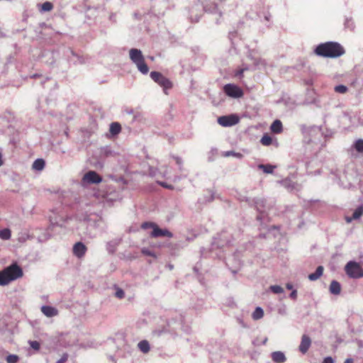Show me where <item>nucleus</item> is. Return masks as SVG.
<instances>
[{
  "instance_id": "1",
  "label": "nucleus",
  "mask_w": 363,
  "mask_h": 363,
  "mask_svg": "<svg viewBox=\"0 0 363 363\" xmlns=\"http://www.w3.org/2000/svg\"><path fill=\"white\" fill-rule=\"evenodd\" d=\"M315 53L318 56L335 58L345 53L343 47L335 42H327L318 45L315 49Z\"/></svg>"
},
{
  "instance_id": "2",
  "label": "nucleus",
  "mask_w": 363,
  "mask_h": 363,
  "mask_svg": "<svg viewBox=\"0 0 363 363\" xmlns=\"http://www.w3.org/2000/svg\"><path fill=\"white\" fill-rule=\"evenodd\" d=\"M23 275L22 268L16 262H13L0 271V286L8 285L10 282L22 277Z\"/></svg>"
},
{
  "instance_id": "3",
  "label": "nucleus",
  "mask_w": 363,
  "mask_h": 363,
  "mask_svg": "<svg viewBox=\"0 0 363 363\" xmlns=\"http://www.w3.org/2000/svg\"><path fill=\"white\" fill-rule=\"evenodd\" d=\"M129 57L134 63L138 69L143 74H147L149 72V67L145 62V58L140 50L131 48L129 50Z\"/></svg>"
},
{
  "instance_id": "4",
  "label": "nucleus",
  "mask_w": 363,
  "mask_h": 363,
  "mask_svg": "<svg viewBox=\"0 0 363 363\" xmlns=\"http://www.w3.org/2000/svg\"><path fill=\"white\" fill-rule=\"evenodd\" d=\"M83 221L89 227L100 231H105L107 228V223L102 216L99 214L85 215Z\"/></svg>"
},
{
  "instance_id": "5",
  "label": "nucleus",
  "mask_w": 363,
  "mask_h": 363,
  "mask_svg": "<svg viewBox=\"0 0 363 363\" xmlns=\"http://www.w3.org/2000/svg\"><path fill=\"white\" fill-rule=\"evenodd\" d=\"M346 274L352 279H359L363 277V268L359 263L355 261H349L345 266Z\"/></svg>"
},
{
  "instance_id": "6",
  "label": "nucleus",
  "mask_w": 363,
  "mask_h": 363,
  "mask_svg": "<svg viewBox=\"0 0 363 363\" xmlns=\"http://www.w3.org/2000/svg\"><path fill=\"white\" fill-rule=\"evenodd\" d=\"M150 77L155 82L162 87L165 94H167V90L172 87V82L160 72L155 71L151 72Z\"/></svg>"
},
{
  "instance_id": "7",
  "label": "nucleus",
  "mask_w": 363,
  "mask_h": 363,
  "mask_svg": "<svg viewBox=\"0 0 363 363\" xmlns=\"http://www.w3.org/2000/svg\"><path fill=\"white\" fill-rule=\"evenodd\" d=\"M230 235V233L226 230L221 232L218 237L214 238L211 250H213L216 248H222L231 245L232 240L229 239Z\"/></svg>"
},
{
  "instance_id": "8",
  "label": "nucleus",
  "mask_w": 363,
  "mask_h": 363,
  "mask_svg": "<svg viewBox=\"0 0 363 363\" xmlns=\"http://www.w3.org/2000/svg\"><path fill=\"white\" fill-rule=\"evenodd\" d=\"M102 177L95 171L87 172L82 177V182L84 184H99Z\"/></svg>"
},
{
  "instance_id": "9",
  "label": "nucleus",
  "mask_w": 363,
  "mask_h": 363,
  "mask_svg": "<svg viewBox=\"0 0 363 363\" xmlns=\"http://www.w3.org/2000/svg\"><path fill=\"white\" fill-rule=\"evenodd\" d=\"M238 122L239 118L234 114L220 116L218 118V123L223 127H230L237 124Z\"/></svg>"
},
{
  "instance_id": "10",
  "label": "nucleus",
  "mask_w": 363,
  "mask_h": 363,
  "mask_svg": "<svg viewBox=\"0 0 363 363\" xmlns=\"http://www.w3.org/2000/svg\"><path fill=\"white\" fill-rule=\"evenodd\" d=\"M223 90L226 95L230 97L239 98L242 96V90L235 84H228L224 86Z\"/></svg>"
},
{
  "instance_id": "11",
  "label": "nucleus",
  "mask_w": 363,
  "mask_h": 363,
  "mask_svg": "<svg viewBox=\"0 0 363 363\" xmlns=\"http://www.w3.org/2000/svg\"><path fill=\"white\" fill-rule=\"evenodd\" d=\"M356 176L355 173L348 174L346 172H344L343 175L340 177L341 184L345 188H351L357 181Z\"/></svg>"
},
{
  "instance_id": "12",
  "label": "nucleus",
  "mask_w": 363,
  "mask_h": 363,
  "mask_svg": "<svg viewBox=\"0 0 363 363\" xmlns=\"http://www.w3.org/2000/svg\"><path fill=\"white\" fill-rule=\"evenodd\" d=\"M265 199H256L255 200V206L257 208V211L259 213V214L257 216V219L258 220H260L261 222L265 220V212H264V207H265Z\"/></svg>"
},
{
  "instance_id": "13",
  "label": "nucleus",
  "mask_w": 363,
  "mask_h": 363,
  "mask_svg": "<svg viewBox=\"0 0 363 363\" xmlns=\"http://www.w3.org/2000/svg\"><path fill=\"white\" fill-rule=\"evenodd\" d=\"M87 251L86 246L82 242H76L72 248L73 255L78 259H82L84 257Z\"/></svg>"
},
{
  "instance_id": "14",
  "label": "nucleus",
  "mask_w": 363,
  "mask_h": 363,
  "mask_svg": "<svg viewBox=\"0 0 363 363\" xmlns=\"http://www.w3.org/2000/svg\"><path fill=\"white\" fill-rule=\"evenodd\" d=\"M311 345V339L307 335H303L301 337V341L298 347L299 351L302 354H305L308 350Z\"/></svg>"
},
{
  "instance_id": "15",
  "label": "nucleus",
  "mask_w": 363,
  "mask_h": 363,
  "mask_svg": "<svg viewBox=\"0 0 363 363\" xmlns=\"http://www.w3.org/2000/svg\"><path fill=\"white\" fill-rule=\"evenodd\" d=\"M150 235L152 238L173 237V234L169 230H168L167 229H161L158 227V225H157V227L154 228V230L152 231Z\"/></svg>"
},
{
  "instance_id": "16",
  "label": "nucleus",
  "mask_w": 363,
  "mask_h": 363,
  "mask_svg": "<svg viewBox=\"0 0 363 363\" xmlns=\"http://www.w3.org/2000/svg\"><path fill=\"white\" fill-rule=\"evenodd\" d=\"M121 242V238H116V239H113L112 240L108 241L106 243V250L108 251V252L109 254H113L116 252V248L119 245Z\"/></svg>"
},
{
  "instance_id": "17",
  "label": "nucleus",
  "mask_w": 363,
  "mask_h": 363,
  "mask_svg": "<svg viewBox=\"0 0 363 363\" xmlns=\"http://www.w3.org/2000/svg\"><path fill=\"white\" fill-rule=\"evenodd\" d=\"M271 357L272 361L275 363H284L286 361L284 353L281 351L272 352Z\"/></svg>"
},
{
  "instance_id": "18",
  "label": "nucleus",
  "mask_w": 363,
  "mask_h": 363,
  "mask_svg": "<svg viewBox=\"0 0 363 363\" xmlns=\"http://www.w3.org/2000/svg\"><path fill=\"white\" fill-rule=\"evenodd\" d=\"M248 57L253 61L254 65L258 69L265 68L267 62L264 60L257 58L252 55V52L248 55Z\"/></svg>"
},
{
  "instance_id": "19",
  "label": "nucleus",
  "mask_w": 363,
  "mask_h": 363,
  "mask_svg": "<svg viewBox=\"0 0 363 363\" xmlns=\"http://www.w3.org/2000/svg\"><path fill=\"white\" fill-rule=\"evenodd\" d=\"M41 311L43 313L49 318L55 316L57 315V310L52 306H43L41 307Z\"/></svg>"
},
{
  "instance_id": "20",
  "label": "nucleus",
  "mask_w": 363,
  "mask_h": 363,
  "mask_svg": "<svg viewBox=\"0 0 363 363\" xmlns=\"http://www.w3.org/2000/svg\"><path fill=\"white\" fill-rule=\"evenodd\" d=\"M329 291L333 295H339L341 292V285L335 280H333L330 284Z\"/></svg>"
},
{
  "instance_id": "21",
  "label": "nucleus",
  "mask_w": 363,
  "mask_h": 363,
  "mask_svg": "<svg viewBox=\"0 0 363 363\" xmlns=\"http://www.w3.org/2000/svg\"><path fill=\"white\" fill-rule=\"evenodd\" d=\"M270 130L275 134H279L282 132L283 126L282 123L280 120H275L270 126Z\"/></svg>"
},
{
  "instance_id": "22",
  "label": "nucleus",
  "mask_w": 363,
  "mask_h": 363,
  "mask_svg": "<svg viewBox=\"0 0 363 363\" xmlns=\"http://www.w3.org/2000/svg\"><path fill=\"white\" fill-rule=\"evenodd\" d=\"M37 7L40 13H45L52 10L53 4L50 1H45L43 4H38Z\"/></svg>"
},
{
  "instance_id": "23",
  "label": "nucleus",
  "mask_w": 363,
  "mask_h": 363,
  "mask_svg": "<svg viewBox=\"0 0 363 363\" xmlns=\"http://www.w3.org/2000/svg\"><path fill=\"white\" fill-rule=\"evenodd\" d=\"M324 268L323 266H318L315 272L311 273L308 275V279L311 281H315L318 279L323 273Z\"/></svg>"
},
{
  "instance_id": "24",
  "label": "nucleus",
  "mask_w": 363,
  "mask_h": 363,
  "mask_svg": "<svg viewBox=\"0 0 363 363\" xmlns=\"http://www.w3.org/2000/svg\"><path fill=\"white\" fill-rule=\"evenodd\" d=\"M45 165V160L43 159H36L32 165V168L36 171H42Z\"/></svg>"
},
{
  "instance_id": "25",
  "label": "nucleus",
  "mask_w": 363,
  "mask_h": 363,
  "mask_svg": "<svg viewBox=\"0 0 363 363\" xmlns=\"http://www.w3.org/2000/svg\"><path fill=\"white\" fill-rule=\"evenodd\" d=\"M138 347L140 349V350L145 354L147 353L150 350L148 341L145 340L139 342L138 344Z\"/></svg>"
},
{
  "instance_id": "26",
  "label": "nucleus",
  "mask_w": 363,
  "mask_h": 363,
  "mask_svg": "<svg viewBox=\"0 0 363 363\" xmlns=\"http://www.w3.org/2000/svg\"><path fill=\"white\" fill-rule=\"evenodd\" d=\"M276 168V166L267 164H260L258 165V169H262L266 174H272L274 169Z\"/></svg>"
},
{
  "instance_id": "27",
  "label": "nucleus",
  "mask_w": 363,
  "mask_h": 363,
  "mask_svg": "<svg viewBox=\"0 0 363 363\" xmlns=\"http://www.w3.org/2000/svg\"><path fill=\"white\" fill-rule=\"evenodd\" d=\"M121 130V125L117 122L111 123L110 125L109 131L113 135H118Z\"/></svg>"
},
{
  "instance_id": "28",
  "label": "nucleus",
  "mask_w": 363,
  "mask_h": 363,
  "mask_svg": "<svg viewBox=\"0 0 363 363\" xmlns=\"http://www.w3.org/2000/svg\"><path fill=\"white\" fill-rule=\"evenodd\" d=\"M264 315V311L261 307H257L252 313V317L254 320H259Z\"/></svg>"
},
{
  "instance_id": "29",
  "label": "nucleus",
  "mask_w": 363,
  "mask_h": 363,
  "mask_svg": "<svg viewBox=\"0 0 363 363\" xmlns=\"http://www.w3.org/2000/svg\"><path fill=\"white\" fill-rule=\"evenodd\" d=\"M352 147L354 148V150L359 152L362 153L363 152V139H358L357 140Z\"/></svg>"
},
{
  "instance_id": "30",
  "label": "nucleus",
  "mask_w": 363,
  "mask_h": 363,
  "mask_svg": "<svg viewBox=\"0 0 363 363\" xmlns=\"http://www.w3.org/2000/svg\"><path fill=\"white\" fill-rule=\"evenodd\" d=\"M11 238V230L9 228L0 230V238L4 240H9Z\"/></svg>"
},
{
  "instance_id": "31",
  "label": "nucleus",
  "mask_w": 363,
  "mask_h": 363,
  "mask_svg": "<svg viewBox=\"0 0 363 363\" xmlns=\"http://www.w3.org/2000/svg\"><path fill=\"white\" fill-rule=\"evenodd\" d=\"M344 26L346 29L353 30L354 28V24L351 18H346L344 22Z\"/></svg>"
},
{
  "instance_id": "32",
  "label": "nucleus",
  "mask_w": 363,
  "mask_h": 363,
  "mask_svg": "<svg viewBox=\"0 0 363 363\" xmlns=\"http://www.w3.org/2000/svg\"><path fill=\"white\" fill-rule=\"evenodd\" d=\"M261 143L263 145H265V146H269L272 144V137L269 136V135H264L262 136V138H261V140H260Z\"/></svg>"
},
{
  "instance_id": "33",
  "label": "nucleus",
  "mask_w": 363,
  "mask_h": 363,
  "mask_svg": "<svg viewBox=\"0 0 363 363\" xmlns=\"http://www.w3.org/2000/svg\"><path fill=\"white\" fill-rule=\"evenodd\" d=\"M281 184L288 189H293L295 186L294 183L291 180L288 179L282 180L281 182Z\"/></svg>"
},
{
  "instance_id": "34",
  "label": "nucleus",
  "mask_w": 363,
  "mask_h": 363,
  "mask_svg": "<svg viewBox=\"0 0 363 363\" xmlns=\"http://www.w3.org/2000/svg\"><path fill=\"white\" fill-rule=\"evenodd\" d=\"M334 90L337 93L345 94L348 91V88L343 84H339L335 86Z\"/></svg>"
},
{
  "instance_id": "35",
  "label": "nucleus",
  "mask_w": 363,
  "mask_h": 363,
  "mask_svg": "<svg viewBox=\"0 0 363 363\" xmlns=\"http://www.w3.org/2000/svg\"><path fill=\"white\" fill-rule=\"evenodd\" d=\"M309 134L313 136V135H321V129L318 126H313L308 130Z\"/></svg>"
},
{
  "instance_id": "36",
  "label": "nucleus",
  "mask_w": 363,
  "mask_h": 363,
  "mask_svg": "<svg viewBox=\"0 0 363 363\" xmlns=\"http://www.w3.org/2000/svg\"><path fill=\"white\" fill-rule=\"evenodd\" d=\"M157 224L152 222H145L141 225V228L144 230L152 228L154 230V228L157 227Z\"/></svg>"
},
{
  "instance_id": "37",
  "label": "nucleus",
  "mask_w": 363,
  "mask_h": 363,
  "mask_svg": "<svg viewBox=\"0 0 363 363\" xmlns=\"http://www.w3.org/2000/svg\"><path fill=\"white\" fill-rule=\"evenodd\" d=\"M363 214V208L362 207H358L355 209L352 214V218L353 219H358Z\"/></svg>"
},
{
  "instance_id": "38",
  "label": "nucleus",
  "mask_w": 363,
  "mask_h": 363,
  "mask_svg": "<svg viewBox=\"0 0 363 363\" xmlns=\"http://www.w3.org/2000/svg\"><path fill=\"white\" fill-rule=\"evenodd\" d=\"M19 357L16 354H9L6 357V360L8 363H16Z\"/></svg>"
},
{
  "instance_id": "39",
  "label": "nucleus",
  "mask_w": 363,
  "mask_h": 363,
  "mask_svg": "<svg viewBox=\"0 0 363 363\" xmlns=\"http://www.w3.org/2000/svg\"><path fill=\"white\" fill-rule=\"evenodd\" d=\"M270 290L274 294H281L284 292V289L279 285H273L270 286Z\"/></svg>"
},
{
  "instance_id": "40",
  "label": "nucleus",
  "mask_w": 363,
  "mask_h": 363,
  "mask_svg": "<svg viewBox=\"0 0 363 363\" xmlns=\"http://www.w3.org/2000/svg\"><path fill=\"white\" fill-rule=\"evenodd\" d=\"M28 344L30 346V347L33 348V350H35L36 351L40 350V345L39 342L35 341V340H29Z\"/></svg>"
},
{
  "instance_id": "41",
  "label": "nucleus",
  "mask_w": 363,
  "mask_h": 363,
  "mask_svg": "<svg viewBox=\"0 0 363 363\" xmlns=\"http://www.w3.org/2000/svg\"><path fill=\"white\" fill-rule=\"evenodd\" d=\"M223 155L225 157L234 156V157H238V158H241L242 157L241 153L235 152L234 151H227V152H225Z\"/></svg>"
},
{
  "instance_id": "42",
  "label": "nucleus",
  "mask_w": 363,
  "mask_h": 363,
  "mask_svg": "<svg viewBox=\"0 0 363 363\" xmlns=\"http://www.w3.org/2000/svg\"><path fill=\"white\" fill-rule=\"evenodd\" d=\"M70 53L72 54V57H74L77 58V60L74 61V63L78 62L80 64H83L84 62L83 58L82 57H80L79 55H78L77 54H76L74 51L70 50Z\"/></svg>"
},
{
  "instance_id": "43",
  "label": "nucleus",
  "mask_w": 363,
  "mask_h": 363,
  "mask_svg": "<svg viewBox=\"0 0 363 363\" xmlns=\"http://www.w3.org/2000/svg\"><path fill=\"white\" fill-rule=\"evenodd\" d=\"M115 296L118 298H123L125 296L124 291L120 288H117Z\"/></svg>"
},
{
  "instance_id": "44",
  "label": "nucleus",
  "mask_w": 363,
  "mask_h": 363,
  "mask_svg": "<svg viewBox=\"0 0 363 363\" xmlns=\"http://www.w3.org/2000/svg\"><path fill=\"white\" fill-rule=\"evenodd\" d=\"M142 253L145 255L150 256V257H155L154 252H152L151 250H150L147 248H143L142 250Z\"/></svg>"
},
{
  "instance_id": "45",
  "label": "nucleus",
  "mask_w": 363,
  "mask_h": 363,
  "mask_svg": "<svg viewBox=\"0 0 363 363\" xmlns=\"http://www.w3.org/2000/svg\"><path fill=\"white\" fill-rule=\"evenodd\" d=\"M170 331H171L170 329L164 328V330H155L154 333L155 335H157V336H160L162 334L167 333V332H170Z\"/></svg>"
},
{
  "instance_id": "46",
  "label": "nucleus",
  "mask_w": 363,
  "mask_h": 363,
  "mask_svg": "<svg viewBox=\"0 0 363 363\" xmlns=\"http://www.w3.org/2000/svg\"><path fill=\"white\" fill-rule=\"evenodd\" d=\"M68 359V354L65 353L62 354L61 358L57 361L56 363H65Z\"/></svg>"
},
{
  "instance_id": "47",
  "label": "nucleus",
  "mask_w": 363,
  "mask_h": 363,
  "mask_svg": "<svg viewBox=\"0 0 363 363\" xmlns=\"http://www.w3.org/2000/svg\"><path fill=\"white\" fill-rule=\"evenodd\" d=\"M175 161H176V163L179 165V169H182V163H183V161H182V159L179 157H174Z\"/></svg>"
},
{
  "instance_id": "48",
  "label": "nucleus",
  "mask_w": 363,
  "mask_h": 363,
  "mask_svg": "<svg viewBox=\"0 0 363 363\" xmlns=\"http://www.w3.org/2000/svg\"><path fill=\"white\" fill-rule=\"evenodd\" d=\"M247 69H248L247 67H244V68H242V69H239L236 72V76L239 77H241L242 76V74H243L244 71L247 70Z\"/></svg>"
},
{
  "instance_id": "49",
  "label": "nucleus",
  "mask_w": 363,
  "mask_h": 363,
  "mask_svg": "<svg viewBox=\"0 0 363 363\" xmlns=\"http://www.w3.org/2000/svg\"><path fill=\"white\" fill-rule=\"evenodd\" d=\"M322 363H334V359L331 357H327L323 359Z\"/></svg>"
},
{
  "instance_id": "50",
  "label": "nucleus",
  "mask_w": 363,
  "mask_h": 363,
  "mask_svg": "<svg viewBox=\"0 0 363 363\" xmlns=\"http://www.w3.org/2000/svg\"><path fill=\"white\" fill-rule=\"evenodd\" d=\"M289 297L291 298V299H296V297H297V291L296 289H294L292 290V291L291 292V294H289Z\"/></svg>"
},
{
  "instance_id": "51",
  "label": "nucleus",
  "mask_w": 363,
  "mask_h": 363,
  "mask_svg": "<svg viewBox=\"0 0 363 363\" xmlns=\"http://www.w3.org/2000/svg\"><path fill=\"white\" fill-rule=\"evenodd\" d=\"M159 184L166 189H173V186L172 185H169V184H166L165 182H160Z\"/></svg>"
},
{
  "instance_id": "52",
  "label": "nucleus",
  "mask_w": 363,
  "mask_h": 363,
  "mask_svg": "<svg viewBox=\"0 0 363 363\" xmlns=\"http://www.w3.org/2000/svg\"><path fill=\"white\" fill-rule=\"evenodd\" d=\"M140 116H141L140 113H139L134 114L133 118V121L138 120L139 118H140Z\"/></svg>"
},
{
  "instance_id": "53",
  "label": "nucleus",
  "mask_w": 363,
  "mask_h": 363,
  "mask_svg": "<svg viewBox=\"0 0 363 363\" xmlns=\"http://www.w3.org/2000/svg\"><path fill=\"white\" fill-rule=\"evenodd\" d=\"M286 287L289 290H291L293 289V285L290 283L286 284Z\"/></svg>"
},
{
  "instance_id": "54",
  "label": "nucleus",
  "mask_w": 363,
  "mask_h": 363,
  "mask_svg": "<svg viewBox=\"0 0 363 363\" xmlns=\"http://www.w3.org/2000/svg\"><path fill=\"white\" fill-rule=\"evenodd\" d=\"M344 363H353V359L352 358H347Z\"/></svg>"
},
{
  "instance_id": "55",
  "label": "nucleus",
  "mask_w": 363,
  "mask_h": 363,
  "mask_svg": "<svg viewBox=\"0 0 363 363\" xmlns=\"http://www.w3.org/2000/svg\"><path fill=\"white\" fill-rule=\"evenodd\" d=\"M211 195H210V199L208 200V201H211L214 199V195L212 192H210Z\"/></svg>"
},
{
  "instance_id": "56",
  "label": "nucleus",
  "mask_w": 363,
  "mask_h": 363,
  "mask_svg": "<svg viewBox=\"0 0 363 363\" xmlns=\"http://www.w3.org/2000/svg\"><path fill=\"white\" fill-rule=\"evenodd\" d=\"M264 18H265L266 21H269V18H270V15L269 14H266L264 16Z\"/></svg>"
},
{
  "instance_id": "57",
  "label": "nucleus",
  "mask_w": 363,
  "mask_h": 363,
  "mask_svg": "<svg viewBox=\"0 0 363 363\" xmlns=\"http://www.w3.org/2000/svg\"><path fill=\"white\" fill-rule=\"evenodd\" d=\"M2 164H3L2 155H1V153L0 152V166H1Z\"/></svg>"
},
{
  "instance_id": "58",
  "label": "nucleus",
  "mask_w": 363,
  "mask_h": 363,
  "mask_svg": "<svg viewBox=\"0 0 363 363\" xmlns=\"http://www.w3.org/2000/svg\"><path fill=\"white\" fill-rule=\"evenodd\" d=\"M194 271L195 272H196V273L198 272V271H199V268H198V267H197V266H195V267H194Z\"/></svg>"
},
{
  "instance_id": "59",
  "label": "nucleus",
  "mask_w": 363,
  "mask_h": 363,
  "mask_svg": "<svg viewBox=\"0 0 363 363\" xmlns=\"http://www.w3.org/2000/svg\"><path fill=\"white\" fill-rule=\"evenodd\" d=\"M267 341V337H265L264 340L262 342V344L263 345L266 344Z\"/></svg>"
},
{
  "instance_id": "60",
  "label": "nucleus",
  "mask_w": 363,
  "mask_h": 363,
  "mask_svg": "<svg viewBox=\"0 0 363 363\" xmlns=\"http://www.w3.org/2000/svg\"><path fill=\"white\" fill-rule=\"evenodd\" d=\"M128 113H129V114H133V110H130V111H128Z\"/></svg>"
},
{
  "instance_id": "61",
  "label": "nucleus",
  "mask_w": 363,
  "mask_h": 363,
  "mask_svg": "<svg viewBox=\"0 0 363 363\" xmlns=\"http://www.w3.org/2000/svg\"><path fill=\"white\" fill-rule=\"evenodd\" d=\"M179 179H180V178H179V177H176V178L174 179V181L179 180Z\"/></svg>"
},
{
  "instance_id": "62",
  "label": "nucleus",
  "mask_w": 363,
  "mask_h": 363,
  "mask_svg": "<svg viewBox=\"0 0 363 363\" xmlns=\"http://www.w3.org/2000/svg\"><path fill=\"white\" fill-rule=\"evenodd\" d=\"M308 142H311L313 143V140L312 138L309 139Z\"/></svg>"
},
{
  "instance_id": "63",
  "label": "nucleus",
  "mask_w": 363,
  "mask_h": 363,
  "mask_svg": "<svg viewBox=\"0 0 363 363\" xmlns=\"http://www.w3.org/2000/svg\"><path fill=\"white\" fill-rule=\"evenodd\" d=\"M110 359H111L112 361H114L113 357L112 356H110Z\"/></svg>"
},
{
  "instance_id": "64",
  "label": "nucleus",
  "mask_w": 363,
  "mask_h": 363,
  "mask_svg": "<svg viewBox=\"0 0 363 363\" xmlns=\"http://www.w3.org/2000/svg\"><path fill=\"white\" fill-rule=\"evenodd\" d=\"M259 237H263V238H264V235H262V234H260V235H259Z\"/></svg>"
}]
</instances>
